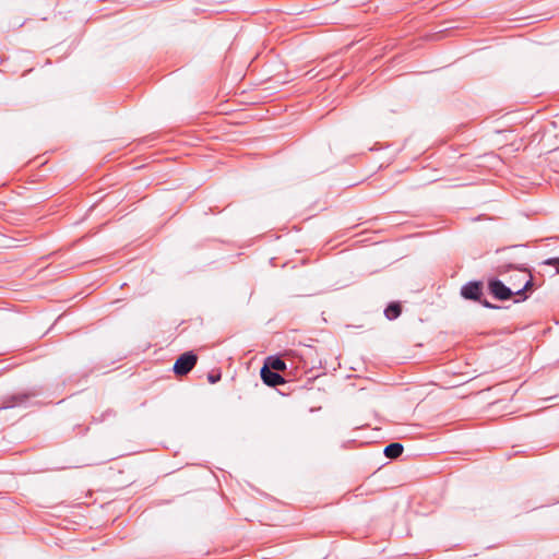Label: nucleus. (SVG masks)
I'll use <instances>...</instances> for the list:
<instances>
[{"label": "nucleus", "mask_w": 559, "mask_h": 559, "mask_svg": "<svg viewBox=\"0 0 559 559\" xmlns=\"http://www.w3.org/2000/svg\"><path fill=\"white\" fill-rule=\"evenodd\" d=\"M198 357L191 352L178 357L174 365V371L178 376L187 374L197 364Z\"/></svg>", "instance_id": "f257e3e1"}, {"label": "nucleus", "mask_w": 559, "mask_h": 559, "mask_svg": "<svg viewBox=\"0 0 559 559\" xmlns=\"http://www.w3.org/2000/svg\"><path fill=\"white\" fill-rule=\"evenodd\" d=\"M491 294L499 300H507L512 296V290L500 281L489 283Z\"/></svg>", "instance_id": "f03ea898"}, {"label": "nucleus", "mask_w": 559, "mask_h": 559, "mask_svg": "<svg viewBox=\"0 0 559 559\" xmlns=\"http://www.w3.org/2000/svg\"><path fill=\"white\" fill-rule=\"evenodd\" d=\"M261 378H262L263 382L270 386H276V385L283 384L285 382L283 377L280 376L277 372L270 370L269 366L262 367Z\"/></svg>", "instance_id": "7ed1b4c3"}, {"label": "nucleus", "mask_w": 559, "mask_h": 559, "mask_svg": "<svg viewBox=\"0 0 559 559\" xmlns=\"http://www.w3.org/2000/svg\"><path fill=\"white\" fill-rule=\"evenodd\" d=\"M463 297L467 299H478L480 296V286L478 283H468L462 288Z\"/></svg>", "instance_id": "20e7f679"}, {"label": "nucleus", "mask_w": 559, "mask_h": 559, "mask_svg": "<svg viewBox=\"0 0 559 559\" xmlns=\"http://www.w3.org/2000/svg\"><path fill=\"white\" fill-rule=\"evenodd\" d=\"M264 366H269L270 370L275 371H283L286 369V364L278 357H269Z\"/></svg>", "instance_id": "39448f33"}, {"label": "nucleus", "mask_w": 559, "mask_h": 559, "mask_svg": "<svg viewBox=\"0 0 559 559\" xmlns=\"http://www.w3.org/2000/svg\"><path fill=\"white\" fill-rule=\"evenodd\" d=\"M403 452V445L401 443H391L385 447L384 454L390 459L399 457Z\"/></svg>", "instance_id": "423d86ee"}, {"label": "nucleus", "mask_w": 559, "mask_h": 559, "mask_svg": "<svg viewBox=\"0 0 559 559\" xmlns=\"http://www.w3.org/2000/svg\"><path fill=\"white\" fill-rule=\"evenodd\" d=\"M402 308L399 302L390 304L384 310V314L389 320L396 319L401 314Z\"/></svg>", "instance_id": "0eeeda50"}, {"label": "nucleus", "mask_w": 559, "mask_h": 559, "mask_svg": "<svg viewBox=\"0 0 559 559\" xmlns=\"http://www.w3.org/2000/svg\"><path fill=\"white\" fill-rule=\"evenodd\" d=\"M546 264L554 265L559 273V258L549 259L546 261Z\"/></svg>", "instance_id": "6e6552de"}, {"label": "nucleus", "mask_w": 559, "mask_h": 559, "mask_svg": "<svg viewBox=\"0 0 559 559\" xmlns=\"http://www.w3.org/2000/svg\"><path fill=\"white\" fill-rule=\"evenodd\" d=\"M218 378H219V377H216V378H215V377L210 376V378H209V379H210V381H211L212 383H214V382H216V381L218 380Z\"/></svg>", "instance_id": "1a4fd4ad"}, {"label": "nucleus", "mask_w": 559, "mask_h": 559, "mask_svg": "<svg viewBox=\"0 0 559 559\" xmlns=\"http://www.w3.org/2000/svg\"><path fill=\"white\" fill-rule=\"evenodd\" d=\"M528 286H531V281L530 280L525 283L524 289H527Z\"/></svg>", "instance_id": "9d476101"}, {"label": "nucleus", "mask_w": 559, "mask_h": 559, "mask_svg": "<svg viewBox=\"0 0 559 559\" xmlns=\"http://www.w3.org/2000/svg\"><path fill=\"white\" fill-rule=\"evenodd\" d=\"M379 243H380V241H379V240H373V241H372V245H379Z\"/></svg>", "instance_id": "9b49d317"}]
</instances>
